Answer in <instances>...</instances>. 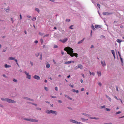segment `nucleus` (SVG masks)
I'll use <instances>...</instances> for the list:
<instances>
[{
	"label": "nucleus",
	"mask_w": 124,
	"mask_h": 124,
	"mask_svg": "<svg viewBox=\"0 0 124 124\" xmlns=\"http://www.w3.org/2000/svg\"><path fill=\"white\" fill-rule=\"evenodd\" d=\"M64 50L66 51L67 53L71 57L75 56L76 57H78V54L77 53H73V49L71 48L69 46H67L64 49Z\"/></svg>",
	"instance_id": "obj_1"
},
{
	"label": "nucleus",
	"mask_w": 124,
	"mask_h": 124,
	"mask_svg": "<svg viewBox=\"0 0 124 124\" xmlns=\"http://www.w3.org/2000/svg\"><path fill=\"white\" fill-rule=\"evenodd\" d=\"M1 99L3 101H7L9 103H15L16 102L13 100L8 98H2Z\"/></svg>",
	"instance_id": "obj_2"
},
{
	"label": "nucleus",
	"mask_w": 124,
	"mask_h": 124,
	"mask_svg": "<svg viewBox=\"0 0 124 124\" xmlns=\"http://www.w3.org/2000/svg\"><path fill=\"white\" fill-rule=\"evenodd\" d=\"M46 112L48 114H49L51 113L52 114H55V115H56L57 114V113L55 111L53 110H47L46 111Z\"/></svg>",
	"instance_id": "obj_3"
},
{
	"label": "nucleus",
	"mask_w": 124,
	"mask_h": 124,
	"mask_svg": "<svg viewBox=\"0 0 124 124\" xmlns=\"http://www.w3.org/2000/svg\"><path fill=\"white\" fill-rule=\"evenodd\" d=\"M24 119L25 120H26L27 121H29L32 122H38V121L37 120H36L35 119H27V118H25Z\"/></svg>",
	"instance_id": "obj_4"
},
{
	"label": "nucleus",
	"mask_w": 124,
	"mask_h": 124,
	"mask_svg": "<svg viewBox=\"0 0 124 124\" xmlns=\"http://www.w3.org/2000/svg\"><path fill=\"white\" fill-rule=\"evenodd\" d=\"M70 121L76 124H83V123L81 122H78L74 120H70Z\"/></svg>",
	"instance_id": "obj_5"
},
{
	"label": "nucleus",
	"mask_w": 124,
	"mask_h": 124,
	"mask_svg": "<svg viewBox=\"0 0 124 124\" xmlns=\"http://www.w3.org/2000/svg\"><path fill=\"white\" fill-rule=\"evenodd\" d=\"M9 60H15L16 62V63L17 64V65H18V66H19V65L17 62V60L16 59H15V58H13L12 57H9Z\"/></svg>",
	"instance_id": "obj_6"
},
{
	"label": "nucleus",
	"mask_w": 124,
	"mask_h": 124,
	"mask_svg": "<svg viewBox=\"0 0 124 124\" xmlns=\"http://www.w3.org/2000/svg\"><path fill=\"white\" fill-rule=\"evenodd\" d=\"M24 73L27 76V78L30 79L31 78V76L29 75V73L27 72L26 71L24 72Z\"/></svg>",
	"instance_id": "obj_7"
},
{
	"label": "nucleus",
	"mask_w": 124,
	"mask_h": 124,
	"mask_svg": "<svg viewBox=\"0 0 124 124\" xmlns=\"http://www.w3.org/2000/svg\"><path fill=\"white\" fill-rule=\"evenodd\" d=\"M112 13H110L106 12H104L103 13V14L104 15H109L112 14Z\"/></svg>",
	"instance_id": "obj_8"
},
{
	"label": "nucleus",
	"mask_w": 124,
	"mask_h": 124,
	"mask_svg": "<svg viewBox=\"0 0 124 124\" xmlns=\"http://www.w3.org/2000/svg\"><path fill=\"white\" fill-rule=\"evenodd\" d=\"M78 68H79L81 70H82L83 69V66L81 64H79L78 65Z\"/></svg>",
	"instance_id": "obj_9"
},
{
	"label": "nucleus",
	"mask_w": 124,
	"mask_h": 124,
	"mask_svg": "<svg viewBox=\"0 0 124 124\" xmlns=\"http://www.w3.org/2000/svg\"><path fill=\"white\" fill-rule=\"evenodd\" d=\"M67 40V39L65 38L64 39H63V40H62L61 39H60V41L62 42L63 43H64L66 42Z\"/></svg>",
	"instance_id": "obj_10"
},
{
	"label": "nucleus",
	"mask_w": 124,
	"mask_h": 124,
	"mask_svg": "<svg viewBox=\"0 0 124 124\" xmlns=\"http://www.w3.org/2000/svg\"><path fill=\"white\" fill-rule=\"evenodd\" d=\"M101 63L103 67H104L106 65V64L104 61L103 62L102 61H101Z\"/></svg>",
	"instance_id": "obj_11"
},
{
	"label": "nucleus",
	"mask_w": 124,
	"mask_h": 124,
	"mask_svg": "<svg viewBox=\"0 0 124 124\" xmlns=\"http://www.w3.org/2000/svg\"><path fill=\"white\" fill-rule=\"evenodd\" d=\"M34 78L37 80L39 79H40L39 77V76H37V75H35L34 76Z\"/></svg>",
	"instance_id": "obj_12"
},
{
	"label": "nucleus",
	"mask_w": 124,
	"mask_h": 124,
	"mask_svg": "<svg viewBox=\"0 0 124 124\" xmlns=\"http://www.w3.org/2000/svg\"><path fill=\"white\" fill-rule=\"evenodd\" d=\"M105 96H106V98H107L108 99V100L110 101H111V98L109 96H108L107 95H106Z\"/></svg>",
	"instance_id": "obj_13"
},
{
	"label": "nucleus",
	"mask_w": 124,
	"mask_h": 124,
	"mask_svg": "<svg viewBox=\"0 0 124 124\" xmlns=\"http://www.w3.org/2000/svg\"><path fill=\"white\" fill-rule=\"evenodd\" d=\"M111 52L112 54H113L114 57V58H115V51L114 50H111Z\"/></svg>",
	"instance_id": "obj_14"
},
{
	"label": "nucleus",
	"mask_w": 124,
	"mask_h": 124,
	"mask_svg": "<svg viewBox=\"0 0 124 124\" xmlns=\"http://www.w3.org/2000/svg\"><path fill=\"white\" fill-rule=\"evenodd\" d=\"M116 41L119 43H120L122 41L124 42V40L122 41V40H120L119 39H118L116 40Z\"/></svg>",
	"instance_id": "obj_15"
},
{
	"label": "nucleus",
	"mask_w": 124,
	"mask_h": 124,
	"mask_svg": "<svg viewBox=\"0 0 124 124\" xmlns=\"http://www.w3.org/2000/svg\"><path fill=\"white\" fill-rule=\"evenodd\" d=\"M71 63V61H69L68 62H66L64 63L65 64H70Z\"/></svg>",
	"instance_id": "obj_16"
},
{
	"label": "nucleus",
	"mask_w": 124,
	"mask_h": 124,
	"mask_svg": "<svg viewBox=\"0 0 124 124\" xmlns=\"http://www.w3.org/2000/svg\"><path fill=\"white\" fill-rule=\"evenodd\" d=\"M24 98L25 99H27V100H30V101H33V100H32V99H30V98H29L27 97H24Z\"/></svg>",
	"instance_id": "obj_17"
},
{
	"label": "nucleus",
	"mask_w": 124,
	"mask_h": 124,
	"mask_svg": "<svg viewBox=\"0 0 124 124\" xmlns=\"http://www.w3.org/2000/svg\"><path fill=\"white\" fill-rule=\"evenodd\" d=\"M46 67L47 68H49L50 67V65L49 63H48L47 64H46Z\"/></svg>",
	"instance_id": "obj_18"
},
{
	"label": "nucleus",
	"mask_w": 124,
	"mask_h": 124,
	"mask_svg": "<svg viewBox=\"0 0 124 124\" xmlns=\"http://www.w3.org/2000/svg\"><path fill=\"white\" fill-rule=\"evenodd\" d=\"M98 76H100L101 75V74L100 71V72L99 73V71H98L97 72Z\"/></svg>",
	"instance_id": "obj_19"
},
{
	"label": "nucleus",
	"mask_w": 124,
	"mask_h": 124,
	"mask_svg": "<svg viewBox=\"0 0 124 124\" xmlns=\"http://www.w3.org/2000/svg\"><path fill=\"white\" fill-rule=\"evenodd\" d=\"M85 38H84L83 39L81 40L79 42H78V44H79L81 43L84 40Z\"/></svg>",
	"instance_id": "obj_20"
},
{
	"label": "nucleus",
	"mask_w": 124,
	"mask_h": 124,
	"mask_svg": "<svg viewBox=\"0 0 124 124\" xmlns=\"http://www.w3.org/2000/svg\"><path fill=\"white\" fill-rule=\"evenodd\" d=\"M10 67H11V66H10L9 65H7V64H6L5 65V67L6 68H8Z\"/></svg>",
	"instance_id": "obj_21"
},
{
	"label": "nucleus",
	"mask_w": 124,
	"mask_h": 124,
	"mask_svg": "<svg viewBox=\"0 0 124 124\" xmlns=\"http://www.w3.org/2000/svg\"><path fill=\"white\" fill-rule=\"evenodd\" d=\"M89 73H90V75H93V76L94 75L95 73H94L92 72V73H91L90 71H89Z\"/></svg>",
	"instance_id": "obj_22"
},
{
	"label": "nucleus",
	"mask_w": 124,
	"mask_h": 124,
	"mask_svg": "<svg viewBox=\"0 0 124 124\" xmlns=\"http://www.w3.org/2000/svg\"><path fill=\"white\" fill-rule=\"evenodd\" d=\"M82 114L83 115H84L85 116H89V115L88 114H84L83 113H82Z\"/></svg>",
	"instance_id": "obj_23"
},
{
	"label": "nucleus",
	"mask_w": 124,
	"mask_h": 124,
	"mask_svg": "<svg viewBox=\"0 0 124 124\" xmlns=\"http://www.w3.org/2000/svg\"><path fill=\"white\" fill-rule=\"evenodd\" d=\"M95 27L96 28H97L98 27H100V26L99 25H95Z\"/></svg>",
	"instance_id": "obj_24"
},
{
	"label": "nucleus",
	"mask_w": 124,
	"mask_h": 124,
	"mask_svg": "<svg viewBox=\"0 0 124 124\" xmlns=\"http://www.w3.org/2000/svg\"><path fill=\"white\" fill-rule=\"evenodd\" d=\"M58 102L60 103H62V101H61V100H58Z\"/></svg>",
	"instance_id": "obj_25"
},
{
	"label": "nucleus",
	"mask_w": 124,
	"mask_h": 124,
	"mask_svg": "<svg viewBox=\"0 0 124 124\" xmlns=\"http://www.w3.org/2000/svg\"><path fill=\"white\" fill-rule=\"evenodd\" d=\"M121 113V112L120 111H119L116 112V115H117V114H118L120 113Z\"/></svg>",
	"instance_id": "obj_26"
},
{
	"label": "nucleus",
	"mask_w": 124,
	"mask_h": 124,
	"mask_svg": "<svg viewBox=\"0 0 124 124\" xmlns=\"http://www.w3.org/2000/svg\"><path fill=\"white\" fill-rule=\"evenodd\" d=\"M35 10L37 11L38 13H39V9L38 8H36L35 9Z\"/></svg>",
	"instance_id": "obj_27"
},
{
	"label": "nucleus",
	"mask_w": 124,
	"mask_h": 124,
	"mask_svg": "<svg viewBox=\"0 0 124 124\" xmlns=\"http://www.w3.org/2000/svg\"><path fill=\"white\" fill-rule=\"evenodd\" d=\"M44 89L45 90L47 91H48V88L47 87H44Z\"/></svg>",
	"instance_id": "obj_28"
},
{
	"label": "nucleus",
	"mask_w": 124,
	"mask_h": 124,
	"mask_svg": "<svg viewBox=\"0 0 124 124\" xmlns=\"http://www.w3.org/2000/svg\"><path fill=\"white\" fill-rule=\"evenodd\" d=\"M40 42L41 44H42L43 43V40L42 39H40Z\"/></svg>",
	"instance_id": "obj_29"
},
{
	"label": "nucleus",
	"mask_w": 124,
	"mask_h": 124,
	"mask_svg": "<svg viewBox=\"0 0 124 124\" xmlns=\"http://www.w3.org/2000/svg\"><path fill=\"white\" fill-rule=\"evenodd\" d=\"M36 18L35 17H34L32 19V20L33 21H35V20H36Z\"/></svg>",
	"instance_id": "obj_30"
},
{
	"label": "nucleus",
	"mask_w": 124,
	"mask_h": 124,
	"mask_svg": "<svg viewBox=\"0 0 124 124\" xmlns=\"http://www.w3.org/2000/svg\"><path fill=\"white\" fill-rule=\"evenodd\" d=\"M97 6L99 8H100V5L99 4H97Z\"/></svg>",
	"instance_id": "obj_31"
},
{
	"label": "nucleus",
	"mask_w": 124,
	"mask_h": 124,
	"mask_svg": "<svg viewBox=\"0 0 124 124\" xmlns=\"http://www.w3.org/2000/svg\"><path fill=\"white\" fill-rule=\"evenodd\" d=\"M81 119H82V120H85V121H87V120H88V119H84V118H81Z\"/></svg>",
	"instance_id": "obj_32"
},
{
	"label": "nucleus",
	"mask_w": 124,
	"mask_h": 124,
	"mask_svg": "<svg viewBox=\"0 0 124 124\" xmlns=\"http://www.w3.org/2000/svg\"><path fill=\"white\" fill-rule=\"evenodd\" d=\"M91 118L92 119H99L98 118H96V117H91Z\"/></svg>",
	"instance_id": "obj_33"
},
{
	"label": "nucleus",
	"mask_w": 124,
	"mask_h": 124,
	"mask_svg": "<svg viewBox=\"0 0 124 124\" xmlns=\"http://www.w3.org/2000/svg\"><path fill=\"white\" fill-rule=\"evenodd\" d=\"M13 81L14 82H17V80L15 79H13Z\"/></svg>",
	"instance_id": "obj_34"
},
{
	"label": "nucleus",
	"mask_w": 124,
	"mask_h": 124,
	"mask_svg": "<svg viewBox=\"0 0 124 124\" xmlns=\"http://www.w3.org/2000/svg\"><path fill=\"white\" fill-rule=\"evenodd\" d=\"M49 35V34H47L46 35H45L44 36V38L46 37H47V36H48Z\"/></svg>",
	"instance_id": "obj_35"
},
{
	"label": "nucleus",
	"mask_w": 124,
	"mask_h": 124,
	"mask_svg": "<svg viewBox=\"0 0 124 124\" xmlns=\"http://www.w3.org/2000/svg\"><path fill=\"white\" fill-rule=\"evenodd\" d=\"M105 110L106 111H109L110 110V109H109L108 108H106L105 109Z\"/></svg>",
	"instance_id": "obj_36"
},
{
	"label": "nucleus",
	"mask_w": 124,
	"mask_h": 124,
	"mask_svg": "<svg viewBox=\"0 0 124 124\" xmlns=\"http://www.w3.org/2000/svg\"><path fill=\"white\" fill-rule=\"evenodd\" d=\"M7 12H9V8L8 9H6L5 10Z\"/></svg>",
	"instance_id": "obj_37"
},
{
	"label": "nucleus",
	"mask_w": 124,
	"mask_h": 124,
	"mask_svg": "<svg viewBox=\"0 0 124 124\" xmlns=\"http://www.w3.org/2000/svg\"><path fill=\"white\" fill-rule=\"evenodd\" d=\"M105 106H101V108H105Z\"/></svg>",
	"instance_id": "obj_38"
},
{
	"label": "nucleus",
	"mask_w": 124,
	"mask_h": 124,
	"mask_svg": "<svg viewBox=\"0 0 124 124\" xmlns=\"http://www.w3.org/2000/svg\"><path fill=\"white\" fill-rule=\"evenodd\" d=\"M55 89L56 91H57L58 90V88L57 87H55Z\"/></svg>",
	"instance_id": "obj_39"
},
{
	"label": "nucleus",
	"mask_w": 124,
	"mask_h": 124,
	"mask_svg": "<svg viewBox=\"0 0 124 124\" xmlns=\"http://www.w3.org/2000/svg\"><path fill=\"white\" fill-rule=\"evenodd\" d=\"M98 84L100 86H101V83L100 82H98Z\"/></svg>",
	"instance_id": "obj_40"
},
{
	"label": "nucleus",
	"mask_w": 124,
	"mask_h": 124,
	"mask_svg": "<svg viewBox=\"0 0 124 124\" xmlns=\"http://www.w3.org/2000/svg\"><path fill=\"white\" fill-rule=\"evenodd\" d=\"M39 35H43V33H42L41 32H39Z\"/></svg>",
	"instance_id": "obj_41"
},
{
	"label": "nucleus",
	"mask_w": 124,
	"mask_h": 124,
	"mask_svg": "<svg viewBox=\"0 0 124 124\" xmlns=\"http://www.w3.org/2000/svg\"><path fill=\"white\" fill-rule=\"evenodd\" d=\"M40 59L41 60L42 59V54H41L40 55Z\"/></svg>",
	"instance_id": "obj_42"
},
{
	"label": "nucleus",
	"mask_w": 124,
	"mask_h": 124,
	"mask_svg": "<svg viewBox=\"0 0 124 124\" xmlns=\"http://www.w3.org/2000/svg\"><path fill=\"white\" fill-rule=\"evenodd\" d=\"M58 47V46L57 45H54V48H57Z\"/></svg>",
	"instance_id": "obj_43"
},
{
	"label": "nucleus",
	"mask_w": 124,
	"mask_h": 124,
	"mask_svg": "<svg viewBox=\"0 0 124 124\" xmlns=\"http://www.w3.org/2000/svg\"><path fill=\"white\" fill-rule=\"evenodd\" d=\"M39 53H38L37 54H36V55L37 57H38L39 56Z\"/></svg>",
	"instance_id": "obj_44"
},
{
	"label": "nucleus",
	"mask_w": 124,
	"mask_h": 124,
	"mask_svg": "<svg viewBox=\"0 0 124 124\" xmlns=\"http://www.w3.org/2000/svg\"><path fill=\"white\" fill-rule=\"evenodd\" d=\"M73 26V25H71L70 27V29H73L72 28Z\"/></svg>",
	"instance_id": "obj_45"
},
{
	"label": "nucleus",
	"mask_w": 124,
	"mask_h": 124,
	"mask_svg": "<svg viewBox=\"0 0 124 124\" xmlns=\"http://www.w3.org/2000/svg\"><path fill=\"white\" fill-rule=\"evenodd\" d=\"M67 98H68V99H70V100H72V99L71 98H70V97H69V96H68V97H67Z\"/></svg>",
	"instance_id": "obj_46"
},
{
	"label": "nucleus",
	"mask_w": 124,
	"mask_h": 124,
	"mask_svg": "<svg viewBox=\"0 0 124 124\" xmlns=\"http://www.w3.org/2000/svg\"><path fill=\"white\" fill-rule=\"evenodd\" d=\"M84 90V89L83 88H82L81 89V91H82Z\"/></svg>",
	"instance_id": "obj_47"
},
{
	"label": "nucleus",
	"mask_w": 124,
	"mask_h": 124,
	"mask_svg": "<svg viewBox=\"0 0 124 124\" xmlns=\"http://www.w3.org/2000/svg\"><path fill=\"white\" fill-rule=\"evenodd\" d=\"M51 97L53 98H56V97L55 96H51Z\"/></svg>",
	"instance_id": "obj_48"
},
{
	"label": "nucleus",
	"mask_w": 124,
	"mask_h": 124,
	"mask_svg": "<svg viewBox=\"0 0 124 124\" xmlns=\"http://www.w3.org/2000/svg\"><path fill=\"white\" fill-rule=\"evenodd\" d=\"M72 91L73 92H75L76 90L75 89H72Z\"/></svg>",
	"instance_id": "obj_49"
},
{
	"label": "nucleus",
	"mask_w": 124,
	"mask_h": 124,
	"mask_svg": "<svg viewBox=\"0 0 124 124\" xmlns=\"http://www.w3.org/2000/svg\"><path fill=\"white\" fill-rule=\"evenodd\" d=\"M66 21L67 22H69L70 21V20L69 19H67Z\"/></svg>",
	"instance_id": "obj_50"
},
{
	"label": "nucleus",
	"mask_w": 124,
	"mask_h": 124,
	"mask_svg": "<svg viewBox=\"0 0 124 124\" xmlns=\"http://www.w3.org/2000/svg\"><path fill=\"white\" fill-rule=\"evenodd\" d=\"M37 110H40L41 109V108H37Z\"/></svg>",
	"instance_id": "obj_51"
},
{
	"label": "nucleus",
	"mask_w": 124,
	"mask_h": 124,
	"mask_svg": "<svg viewBox=\"0 0 124 124\" xmlns=\"http://www.w3.org/2000/svg\"><path fill=\"white\" fill-rule=\"evenodd\" d=\"M11 21H12V23H13V22H14V21H13V18H11Z\"/></svg>",
	"instance_id": "obj_52"
},
{
	"label": "nucleus",
	"mask_w": 124,
	"mask_h": 124,
	"mask_svg": "<svg viewBox=\"0 0 124 124\" xmlns=\"http://www.w3.org/2000/svg\"><path fill=\"white\" fill-rule=\"evenodd\" d=\"M30 63L31 66H32L33 65V63L31 62H30Z\"/></svg>",
	"instance_id": "obj_53"
},
{
	"label": "nucleus",
	"mask_w": 124,
	"mask_h": 124,
	"mask_svg": "<svg viewBox=\"0 0 124 124\" xmlns=\"http://www.w3.org/2000/svg\"><path fill=\"white\" fill-rule=\"evenodd\" d=\"M3 76L5 78H7V77L5 75H4V74L3 75Z\"/></svg>",
	"instance_id": "obj_54"
},
{
	"label": "nucleus",
	"mask_w": 124,
	"mask_h": 124,
	"mask_svg": "<svg viewBox=\"0 0 124 124\" xmlns=\"http://www.w3.org/2000/svg\"><path fill=\"white\" fill-rule=\"evenodd\" d=\"M53 62H54V63L55 64L56 63V62H55V60H53Z\"/></svg>",
	"instance_id": "obj_55"
},
{
	"label": "nucleus",
	"mask_w": 124,
	"mask_h": 124,
	"mask_svg": "<svg viewBox=\"0 0 124 124\" xmlns=\"http://www.w3.org/2000/svg\"><path fill=\"white\" fill-rule=\"evenodd\" d=\"M116 89L117 91H118V87H116Z\"/></svg>",
	"instance_id": "obj_56"
},
{
	"label": "nucleus",
	"mask_w": 124,
	"mask_h": 124,
	"mask_svg": "<svg viewBox=\"0 0 124 124\" xmlns=\"http://www.w3.org/2000/svg\"><path fill=\"white\" fill-rule=\"evenodd\" d=\"M69 86H71V87H72L73 88V85H69Z\"/></svg>",
	"instance_id": "obj_57"
},
{
	"label": "nucleus",
	"mask_w": 124,
	"mask_h": 124,
	"mask_svg": "<svg viewBox=\"0 0 124 124\" xmlns=\"http://www.w3.org/2000/svg\"><path fill=\"white\" fill-rule=\"evenodd\" d=\"M27 17L29 18H31V16H27Z\"/></svg>",
	"instance_id": "obj_58"
},
{
	"label": "nucleus",
	"mask_w": 124,
	"mask_h": 124,
	"mask_svg": "<svg viewBox=\"0 0 124 124\" xmlns=\"http://www.w3.org/2000/svg\"><path fill=\"white\" fill-rule=\"evenodd\" d=\"M114 98L115 99H116L117 100H118V99L116 96H114Z\"/></svg>",
	"instance_id": "obj_59"
},
{
	"label": "nucleus",
	"mask_w": 124,
	"mask_h": 124,
	"mask_svg": "<svg viewBox=\"0 0 124 124\" xmlns=\"http://www.w3.org/2000/svg\"><path fill=\"white\" fill-rule=\"evenodd\" d=\"M35 42L36 43H38V41L36 40H35Z\"/></svg>",
	"instance_id": "obj_60"
},
{
	"label": "nucleus",
	"mask_w": 124,
	"mask_h": 124,
	"mask_svg": "<svg viewBox=\"0 0 124 124\" xmlns=\"http://www.w3.org/2000/svg\"><path fill=\"white\" fill-rule=\"evenodd\" d=\"M82 76H83V77L84 78L85 77V76H84V75L83 74H81Z\"/></svg>",
	"instance_id": "obj_61"
},
{
	"label": "nucleus",
	"mask_w": 124,
	"mask_h": 124,
	"mask_svg": "<svg viewBox=\"0 0 124 124\" xmlns=\"http://www.w3.org/2000/svg\"><path fill=\"white\" fill-rule=\"evenodd\" d=\"M104 124H112V123H108Z\"/></svg>",
	"instance_id": "obj_62"
},
{
	"label": "nucleus",
	"mask_w": 124,
	"mask_h": 124,
	"mask_svg": "<svg viewBox=\"0 0 124 124\" xmlns=\"http://www.w3.org/2000/svg\"><path fill=\"white\" fill-rule=\"evenodd\" d=\"M75 92H76V93H78L79 91L78 90H76Z\"/></svg>",
	"instance_id": "obj_63"
},
{
	"label": "nucleus",
	"mask_w": 124,
	"mask_h": 124,
	"mask_svg": "<svg viewBox=\"0 0 124 124\" xmlns=\"http://www.w3.org/2000/svg\"><path fill=\"white\" fill-rule=\"evenodd\" d=\"M0 107H3V106L2 105L0 104Z\"/></svg>",
	"instance_id": "obj_64"
}]
</instances>
